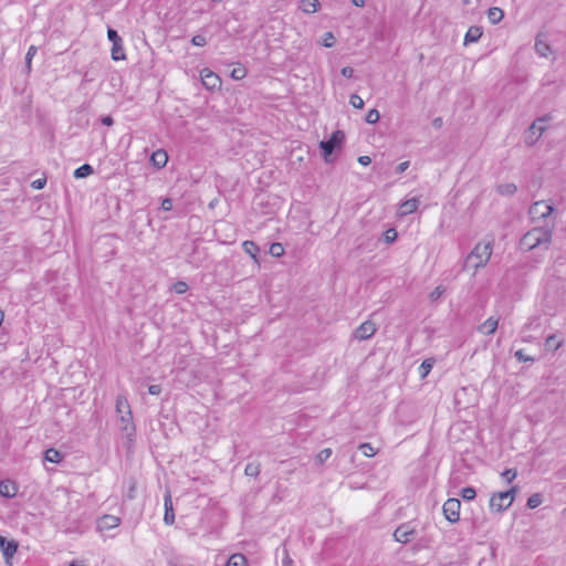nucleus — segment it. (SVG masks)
<instances>
[{"mask_svg": "<svg viewBox=\"0 0 566 566\" xmlns=\"http://www.w3.org/2000/svg\"><path fill=\"white\" fill-rule=\"evenodd\" d=\"M461 502L459 499H448L443 506V515L450 523H457L460 520Z\"/></svg>", "mask_w": 566, "mask_h": 566, "instance_id": "0eeeda50", "label": "nucleus"}, {"mask_svg": "<svg viewBox=\"0 0 566 566\" xmlns=\"http://www.w3.org/2000/svg\"><path fill=\"white\" fill-rule=\"evenodd\" d=\"M444 293V289L439 285L437 286L430 294L429 298L433 302L441 297V295Z\"/></svg>", "mask_w": 566, "mask_h": 566, "instance_id": "8fccbe9b", "label": "nucleus"}, {"mask_svg": "<svg viewBox=\"0 0 566 566\" xmlns=\"http://www.w3.org/2000/svg\"><path fill=\"white\" fill-rule=\"evenodd\" d=\"M517 491V486H512L510 490L502 492L504 495H506L507 502H510V506L512 505V502L514 501Z\"/></svg>", "mask_w": 566, "mask_h": 566, "instance_id": "09e8293b", "label": "nucleus"}, {"mask_svg": "<svg viewBox=\"0 0 566 566\" xmlns=\"http://www.w3.org/2000/svg\"><path fill=\"white\" fill-rule=\"evenodd\" d=\"M434 363H436L434 358H427L421 363V365L418 368L419 376L421 379H424L429 375Z\"/></svg>", "mask_w": 566, "mask_h": 566, "instance_id": "cd10ccee", "label": "nucleus"}, {"mask_svg": "<svg viewBox=\"0 0 566 566\" xmlns=\"http://www.w3.org/2000/svg\"><path fill=\"white\" fill-rule=\"evenodd\" d=\"M380 118L379 112L376 108H371L366 114L365 120L368 124H376Z\"/></svg>", "mask_w": 566, "mask_h": 566, "instance_id": "79ce46f5", "label": "nucleus"}, {"mask_svg": "<svg viewBox=\"0 0 566 566\" xmlns=\"http://www.w3.org/2000/svg\"><path fill=\"white\" fill-rule=\"evenodd\" d=\"M432 125L436 128H441V126H442V118L441 117L434 118L433 122H432Z\"/></svg>", "mask_w": 566, "mask_h": 566, "instance_id": "e2e57ef3", "label": "nucleus"}, {"mask_svg": "<svg viewBox=\"0 0 566 566\" xmlns=\"http://www.w3.org/2000/svg\"><path fill=\"white\" fill-rule=\"evenodd\" d=\"M226 566H248V559L243 554L237 553L229 557Z\"/></svg>", "mask_w": 566, "mask_h": 566, "instance_id": "c756f323", "label": "nucleus"}, {"mask_svg": "<svg viewBox=\"0 0 566 566\" xmlns=\"http://www.w3.org/2000/svg\"><path fill=\"white\" fill-rule=\"evenodd\" d=\"M382 237H384V241L387 244H391L397 240L398 233H397L396 229L389 228L384 232Z\"/></svg>", "mask_w": 566, "mask_h": 566, "instance_id": "c9c22d12", "label": "nucleus"}, {"mask_svg": "<svg viewBox=\"0 0 566 566\" xmlns=\"http://www.w3.org/2000/svg\"><path fill=\"white\" fill-rule=\"evenodd\" d=\"M504 18V11L501 8L492 7L488 10V19L492 24L500 23Z\"/></svg>", "mask_w": 566, "mask_h": 566, "instance_id": "a878e982", "label": "nucleus"}, {"mask_svg": "<svg viewBox=\"0 0 566 566\" xmlns=\"http://www.w3.org/2000/svg\"><path fill=\"white\" fill-rule=\"evenodd\" d=\"M461 496L464 501H472L476 496V491L472 486H465L461 490Z\"/></svg>", "mask_w": 566, "mask_h": 566, "instance_id": "e433bc0d", "label": "nucleus"}, {"mask_svg": "<svg viewBox=\"0 0 566 566\" xmlns=\"http://www.w3.org/2000/svg\"><path fill=\"white\" fill-rule=\"evenodd\" d=\"M120 522L122 521L118 516L104 514L96 521V531L101 533L111 531L113 528L118 527L120 525Z\"/></svg>", "mask_w": 566, "mask_h": 566, "instance_id": "1a4fd4ad", "label": "nucleus"}, {"mask_svg": "<svg viewBox=\"0 0 566 566\" xmlns=\"http://www.w3.org/2000/svg\"><path fill=\"white\" fill-rule=\"evenodd\" d=\"M261 472V464L259 462H249L245 465L244 474L250 478H256Z\"/></svg>", "mask_w": 566, "mask_h": 566, "instance_id": "7c9ffc66", "label": "nucleus"}, {"mask_svg": "<svg viewBox=\"0 0 566 566\" xmlns=\"http://www.w3.org/2000/svg\"><path fill=\"white\" fill-rule=\"evenodd\" d=\"M63 454L54 448H50L44 452V461L46 462L57 464L63 460Z\"/></svg>", "mask_w": 566, "mask_h": 566, "instance_id": "bb28decb", "label": "nucleus"}, {"mask_svg": "<svg viewBox=\"0 0 566 566\" xmlns=\"http://www.w3.org/2000/svg\"><path fill=\"white\" fill-rule=\"evenodd\" d=\"M358 449L363 452V454L365 457H368V458L374 457L376 454V450L368 442L360 443Z\"/></svg>", "mask_w": 566, "mask_h": 566, "instance_id": "ea45409f", "label": "nucleus"}, {"mask_svg": "<svg viewBox=\"0 0 566 566\" xmlns=\"http://www.w3.org/2000/svg\"><path fill=\"white\" fill-rule=\"evenodd\" d=\"M554 211V207L544 201L534 202L530 208V213L533 216L538 214L541 218H547Z\"/></svg>", "mask_w": 566, "mask_h": 566, "instance_id": "4468645a", "label": "nucleus"}, {"mask_svg": "<svg viewBox=\"0 0 566 566\" xmlns=\"http://www.w3.org/2000/svg\"><path fill=\"white\" fill-rule=\"evenodd\" d=\"M282 566H294V562L285 547L283 548Z\"/></svg>", "mask_w": 566, "mask_h": 566, "instance_id": "5fc2aeb1", "label": "nucleus"}, {"mask_svg": "<svg viewBox=\"0 0 566 566\" xmlns=\"http://www.w3.org/2000/svg\"><path fill=\"white\" fill-rule=\"evenodd\" d=\"M172 290L177 293V294H184L187 292L188 290V284L184 281H177L176 283H174L172 285Z\"/></svg>", "mask_w": 566, "mask_h": 566, "instance_id": "a18cd8bd", "label": "nucleus"}, {"mask_svg": "<svg viewBox=\"0 0 566 566\" xmlns=\"http://www.w3.org/2000/svg\"><path fill=\"white\" fill-rule=\"evenodd\" d=\"M514 357L520 361V363H533L535 361V358L530 356V355H526L524 353V349H518L514 353Z\"/></svg>", "mask_w": 566, "mask_h": 566, "instance_id": "a19ab883", "label": "nucleus"}, {"mask_svg": "<svg viewBox=\"0 0 566 566\" xmlns=\"http://www.w3.org/2000/svg\"><path fill=\"white\" fill-rule=\"evenodd\" d=\"M136 490H137V483H136L135 479L130 478L129 484H128V490L124 495L125 499L128 501L134 500L136 497Z\"/></svg>", "mask_w": 566, "mask_h": 566, "instance_id": "72a5a7b5", "label": "nucleus"}, {"mask_svg": "<svg viewBox=\"0 0 566 566\" xmlns=\"http://www.w3.org/2000/svg\"><path fill=\"white\" fill-rule=\"evenodd\" d=\"M510 507L506 495L502 492L493 493L490 499V509L497 513H502Z\"/></svg>", "mask_w": 566, "mask_h": 566, "instance_id": "f8f14e48", "label": "nucleus"}, {"mask_svg": "<svg viewBox=\"0 0 566 566\" xmlns=\"http://www.w3.org/2000/svg\"><path fill=\"white\" fill-rule=\"evenodd\" d=\"M169 565H170V566H177V565H174V563H172V562H169Z\"/></svg>", "mask_w": 566, "mask_h": 566, "instance_id": "774afa93", "label": "nucleus"}, {"mask_svg": "<svg viewBox=\"0 0 566 566\" xmlns=\"http://www.w3.org/2000/svg\"><path fill=\"white\" fill-rule=\"evenodd\" d=\"M543 503V495L541 493L532 494L526 502V506L531 510L538 507Z\"/></svg>", "mask_w": 566, "mask_h": 566, "instance_id": "473e14b6", "label": "nucleus"}, {"mask_svg": "<svg viewBox=\"0 0 566 566\" xmlns=\"http://www.w3.org/2000/svg\"><path fill=\"white\" fill-rule=\"evenodd\" d=\"M332 453H333L332 449L325 448L318 452V454L316 457V461L318 463H324L325 461H327L331 458Z\"/></svg>", "mask_w": 566, "mask_h": 566, "instance_id": "c03bdc74", "label": "nucleus"}, {"mask_svg": "<svg viewBox=\"0 0 566 566\" xmlns=\"http://www.w3.org/2000/svg\"><path fill=\"white\" fill-rule=\"evenodd\" d=\"M492 254V244L490 242L486 243H478L473 250L465 258L463 263V270L468 271L473 269L474 273L486 265Z\"/></svg>", "mask_w": 566, "mask_h": 566, "instance_id": "f03ea898", "label": "nucleus"}, {"mask_svg": "<svg viewBox=\"0 0 566 566\" xmlns=\"http://www.w3.org/2000/svg\"><path fill=\"white\" fill-rule=\"evenodd\" d=\"M394 539L400 544H417L421 539V532L419 530V522L410 520L403 522L394 531Z\"/></svg>", "mask_w": 566, "mask_h": 566, "instance_id": "7ed1b4c3", "label": "nucleus"}, {"mask_svg": "<svg viewBox=\"0 0 566 566\" xmlns=\"http://www.w3.org/2000/svg\"><path fill=\"white\" fill-rule=\"evenodd\" d=\"M349 104L357 109H361L364 107L363 98L357 94H352L349 97Z\"/></svg>", "mask_w": 566, "mask_h": 566, "instance_id": "37998d69", "label": "nucleus"}, {"mask_svg": "<svg viewBox=\"0 0 566 566\" xmlns=\"http://www.w3.org/2000/svg\"><path fill=\"white\" fill-rule=\"evenodd\" d=\"M358 163L363 166H368L371 163V158L369 156H359Z\"/></svg>", "mask_w": 566, "mask_h": 566, "instance_id": "680f3d73", "label": "nucleus"}, {"mask_svg": "<svg viewBox=\"0 0 566 566\" xmlns=\"http://www.w3.org/2000/svg\"><path fill=\"white\" fill-rule=\"evenodd\" d=\"M549 119L548 115H545L543 117H538L530 127V132L533 135H536L535 139L531 142V144L535 143L542 134L546 130L545 123Z\"/></svg>", "mask_w": 566, "mask_h": 566, "instance_id": "2eb2a0df", "label": "nucleus"}, {"mask_svg": "<svg viewBox=\"0 0 566 566\" xmlns=\"http://www.w3.org/2000/svg\"><path fill=\"white\" fill-rule=\"evenodd\" d=\"M206 258V252L200 250L197 245H193L192 251L186 256V262L195 268H199L202 265Z\"/></svg>", "mask_w": 566, "mask_h": 566, "instance_id": "ddd939ff", "label": "nucleus"}, {"mask_svg": "<svg viewBox=\"0 0 566 566\" xmlns=\"http://www.w3.org/2000/svg\"><path fill=\"white\" fill-rule=\"evenodd\" d=\"M366 0H352V3L355 7L363 8L365 6Z\"/></svg>", "mask_w": 566, "mask_h": 566, "instance_id": "0e129e2a", "label": "nucleus"}, {"mask_svg": "<svg viewBox=\"0 0 566 566\" xmlns=\"http://www.w3.org/2000/svg\"><path fill=\"white\" fill-rule=\"evenodd\" d=\"M94 172L93 167L90 164H83L76 168L73 172L74 178L82 179L91 176Z\"/></svg>", "mask_w": 566, "mask_h": 566, "instance_id": "c85d7f7f", "label": "nucleus"}, {"mask_svg": "<svg viewBox=\"0 0 566 566\" xmlns=\"http://www.w3.org/2000/svg\"><path fill=\"white\" fill-rule=\"evenodd\" d=\"M164 506H165L164 522L167 525H172L175 522V513H174L172 501H171V496H170L169 492L165 496Z\"/></svg>", "mask_w": 566, "mask_h": 566, "instance_id": "6ab92c4d", "label": "nucleus"}, {"mask_svg": "<svg viewBox=\"0 0 566 566\" xmlns=\"http://www.w3.org/2000/svg\"><path fill=\"white\" fill-rule=\"evenodd\" d=\"M419 202L420 201L418 198H411V199L403 201L400 205V214L407 216V214L413 213L418 209Z\"/></svg>", "mask_w": 566, "mask_h": 566, "instance_id": "5701e85b", "label": "nucleus"}, {"mask_svg": "<svg viewBox=\"0 0 566 566\" xmlns=\"http://www.w3.org/2000/svg\"><path fill=\"white\" fill-rule=\"evenodd\" d=\"M67 566H85V565L82 562L74 559Z\"/></svg>", "mask_w": 566, "mask_h": 566, "instance_id": "69168bd1", "label": "nucleus"}, {"mask_svg": "<svg viewBox=\"0 0 566 566\" xmlns=\"http://www.w3.org/2000/svg\"><path fill=\"white\" fill-rule=\"evenodd\" d=\"M120 430L125 433L127 447L129 448L135 440L136 427L133 422L132 411L128 410L125 415H120Z\"/></svg>", "mask_w": 566, "mask_h": 566, "instance_id": "423d86ee", "label": "nucleus"}, {"mask_svg": "<svg viewBox=\"0 0 566 566\" xmlns=\"http://www.w3.org/2000/svg\"><path fill=\"white\" fill-rule=\"evenodd\" d=\"M354 69L350 67V66H344L342 70H340V74L346 77V78H352L354 77Z\"/></svg>", "mask_w": 566, "mask_h": 566, "instance_id": "6e6d98bb", "label": "nucleus"}, {"mask_svg": "<svg viewBox=\"0 0 566 566\" xmlns=\"http://www.w3.org/2000/svg\"><path fill=\"white\" fill-rule=\"evenodd\" d=\"M516 471L514 469H506L502 476L506 480L507 483H511L516 478Z\"/></svg>", "mask_w": 566, "mask_h": 566, "instance_id": "3c124183", "label": "nucleus"}, {"mask_svg": "<svg viewBox=\"0 0 566 566\" xmlns=\"http://www.w3.org/2000/svg\"><path fill=\"white\" fill-rule=\"evenodd\" d=\"M377 328L375 323L371 321H366L361 323L354 332V337L359 340L369 339L375 333Z\"/></svg>", "mask_w": 566, "mask_h": 566, "instance_id": "9b49d317", "label": "nucleus"}, {"mask_svg": "<svg viewBox=\"0 0 566 566\" xmlns=\"http://www.w3.org/2000/svg\"><path fill=\"white\" fill-rule=\"evenodd\" d=\"M191 44L195 46H205L207 44V39L202 34H196L191 38Z\"/></svg>", "mask_w": 566, "mask_h": 566, "instance_id": "49530a36", "label": "nucleus"}, {"mask_svg": "<svg viewBox=\"0 0 566 566\" xmlns=\"http://www.w3.org/2000/svg\"><path fill=\"white\" fill-rule=\"evenodd\" d=\"M167 161H168V155H167L166 150H164V149H157L150 156V164L156 169L164 168L167 165Z\"/></svg>", "mask_w": 566, "mask_h": 566, "instance_id": "f3484780", "label": "nucleus"}, {"mask_svg": "<svg viewBox=\"0 0 566 566\" xmlns=\"http://www.w3.org/2000/svg\"><path fill=\"white\" fill-rule=\"evenodd\" d=\"M169 565H170V566H177V565H174V563H172V562H169Z\"/></svg>", "mask_w": 566, "mask_h": 566, "instance_id": "338daca9", "label": "nucleus"}, {"mask_svg": "<svg viewBox=\"0 0 566 566\" xmlns=\"http://www.w3.org/2000/svg\"><path fill=\"white\" fill-rule=\"evenodd\" d=\"M409 166H410V163L408 160L402 161L396 166L395 172L400 175V174L405 172L409 168Z\"/></svg>", "mask_w": 566, "mask_h": 566, "instance_id": "4d7b16f0", "label": "nucleus"}, {"mask_svg": "<svg viewBox=\"0 0 566 566\" xmlns=\"http://www.w3.org/2000/svg\"><path fill=\"white\" fill-rule=\"evenodd\" d=\"M345 142V134L343 130H335L332 133L328 139L319 142V148L322 150V155L324 161L327 164L333 163L332 155L336 149H340Z\"/></svg>", "mask_w": 566, "mask_h": 566, "instance_id": "20e7f679", "label": "nucleus"}, {"mask_svg": "<svg viewBox=\"0 0 566 566\" xmlns=\"http://www.w3.org/2000/svg\"><path fill=\"white\" fill-rule=\"evenodd\" d=\"M497 326L499 321L490 317L478 327V331L484 335H492L496 331Z\"/></svg>", "mask_w": 566, "mask_h": 566, "instance_id": "4be33fe9", "label": "nucleus"}, {"mask_svg": "<svg viewBox=\"0 0 566 566\" xmlns=\"http://www.w3.org/2000/svg\"><path fill=\"white\" fill-rule=\"evenodd\" d=\"M161 392V386L160 385H150L148 387V394L153 396H158Z\"/></svg>", "mask_w": 566, "mask_h": 566, "instance_id": "bf43d9fd", "label": "nucleus"}, {"mask_svg": "<svg viewBox=\"0 0 566 566\" xmlns=\"http://www.w3.org/2000/svg\"><path fill=\"white\" fill-rule=\"evenodd\" d=\"M242 249L247 254H249L253 259L255 264L260 265V261H259L260 248L255 242H253L251 240H245L242 243Z\"/></svg>", "mask_w": 566, "mask_h": 566, "instance_id": "a211bd4d", "label": "nucleus"}, {"mask_svg": "<svg viewBox=\"0 0 566 566\" xmlns=\"http://www.w3.org/2000/svg\"><path fill=\"white\" fill-rule=\"evenodd\" d=\"M298 9L304 13H314L321 9V2L318 0H301Z\"/></svg>", "mask_w": 566, "mask_h": 566, "instance_id": "b1692460", "label": "nucleus"}, {"mask_svg": "<svg viewBox=\"0 0 566 566\" xmlns=\"http://www.w3.org/2000/svg\"><path fill=\"white\" fill-rule=\"evenodd\" d=\"M482 34H483V30L481 27H478V25L470 27L464 35V42H463L464 45L478 42L481 39Z\"/></svg>", "mask_w": 566, "mask_h": 566, "instance_id": "412c9836", "label": "nucleus"}, {"mask_svg": "<svg viewBox=\"0 0 566 566\" xmlns=\"http://www.w3.org/2000/svg\"><path fill=\"white\" fill-rule=\"evenodd\" d=\"M160 208L164 210V211H170L172 209V200L170 198H165L163 201H161V206Z\"/></svg>", "mask_w": 566, "mask_h": 566, "instance_id": "13d9d810", "label": "nucleus"}, {"mask_svg": "<svg viewBox=\"0 0 566 566\" xmlns=\"http://www.w3.org/2000/svg\"><path fill=\"white\" fill-rule=\"evenodd\" d=\"M517 191V186L515 184H500L496 186V192L500 196L512 197Z\"/></svg>", "mask_w": 566, "mask_h": 566, "instance_id": "393cba45", "label": "nucleus"}, {"mask_svg": "<svg viewBox=\"0 0 566 566\" xmlns=\"http://www.w3.org/2000/svg\"><path fill=\"white\" fill-rule=\"evenodd\" d=\"M247 75V71L243 67L233 69L231 72V77L235 81L244 78Z\"/></svg>", "mask_w": 566, "mask_h": 566, "instance_id": "de8ad7c7", "label": "nucleus"}, {"mask_svg": "<svg viewBox=\"0 0 566 566\" xmlns=\"http://www.w3.org/2000/svg\"><path fill=\"white\" fill-rule=\"evenodd\" d=\"M107 39L112 42L111 56L114 61H123L126 60V53L123 45V40L119 36L118 32L108 27L107 28Z\"/></svg>", "mask_w": 566, "mask_h": 566, "instance_id": "39448f33", "label": "nucleus"}, {"mask_svg": "<svg viewBox=\"0 0 566 566\" xmlns=\"http://www.w3.org/2000/svg\"><path fill=\"white\" fill-rule=\"evenodd\" d=\"M269 253L274 258H280L284 254V248L282 243L274 242L270 245Z\"/></svg>", "mask_w": 566, "mask_h": 566, "instance_id": "f704fd0d", "label": "nucleus"}, {"mask_svg": "<svg viewBox=\"0 0 566 566\" xmlns=\"http://www.w3.org/2000/svg\"><path fill=\"white\" fill-rule=\"evenodd\" d=\"M545 344L548 348H553L555 350L560 346V343L553 335L546 338Z\"/></svg>", "mask_w": 566, "mask_h": 566, "instance_id": "603ef678", "label": "nucleus"}, {"mask_svg": "<svg viewBox=\"0 0 566 566\" xmlns=\"http://www.w3.org/2000/svg\"><path fill=\"white\" fill-rule=\"evenodd\" d=\"M46 185V178L43 177V178H39V179H35L31 182V187L33 189H36V190H41L45 187Z\"/></svg>", "mask_w": 566, "mask_h": 566, "instance_id": "864d4df0", "label": "nucleus"}, {"mask_svg": "<svg viewBox=\"0 0 566 566\" xmlns=\"http://www.w3.org/2000/svg\"><path fill=\"white\" fill-rule=\"evenodd\" d=\"M101 123L105 126H112L114 124V119L111 115H106L101 118Z\"/></svg>", "mask_w": 566, "mask_h": 566, "instance_id": "052dcab7", "label": "nucleus"}, {"mask_svg": "<svg viewBox=\"0 0 566 566\" xmlns=\"http://www.w3.org/2000/svg\"><path fill=\"white\" fill-rule=\"evenodd\" d=\"M552 242V230L547 227H534L528 230L518 242L522 251L528 252L536 249L548 250Z\"/></svg>", "mask_w": 566, "mask_h": 566, "instance_id": "f257e3e1", "label": "nucleus"}, {"mask_svg": "<svg viewBox=\"0 0 566 566\" xmlns=\"http://www.w3.org/2000/svg\"><path fill=\"white\" fill-rule=\"evenodd\" d=\"M535 51L539 56L547 57L552 52L551 45L544 39L543 33H538L535 38Z\"/></svg>", "mask_w": 566, "mask_h": 566, "instance_id": "dca6fc26", "label": "nucleus"}, {"mask_svg": "<svg viewBox=\"0 0 566 566\" xmlns=\"http://www.w3.org/2000/svg\"><path fill=\"white\" fill-rule=\"evenodd\" d=\"M115 407L116 412L120 415H125L128 410H130L129 403L124 396H117Z\"/></svg>", "mask_w": 566, "mask_h": 566, "instance_id": "2f4dec72", "label": "nucleus"}, {"mask_svg": "<svg viewBox=\"0 0 566 566\" xmlns=\"http://www.w3.org/2000/svg\"><path fill=\"white\" fill-rule=\"evenodd\" d=\"M19 547V544L14 539H8L0 535V551L7 564H10V559L14 556Z\"/></svg>", "mask_w": 566, "mask_h": 566, "instance_id": "9d476101", "label": "nucleus"}, {"mask_svg": "<svg viewBox=\"0 0 566 566\" xmlns=\"http://www.w3.org/2000/svg\"><path fill=\"white\" fill-rule=\"evenodd\" d=\"M321 44L325 48H332L335 44V36L333 32L327 31L323 34Z\"/></svg>", "mask_w": 566, "mask_h": 566, "instance_id": "58836bf2", "label": "nucleus"}, {"mask_svg": "<svg viewBox=\"0 0 566 566\" xmlns=\"http://www.w3.org/2000/svg\"><path fill=\"white\" fill-rule=\"evenodd\" d=\"M18 492V488L15 483L10 480H4L0 482V495L7 499H12L15 496Z\"/></svg>", "mask_w": 566, "mask_h": 566, "instance_id": "aec40b11", "label": "nucleus"}, {"mask_svg": "<svg viewBox=\"0 0 566 566\" xmlns=\"http://www.w3.org/2000/svg\"><path fill=\"white\" fill-rule=\"evenodd\" d=\"M201 83L208 91H217L221 88L222 81L220 76L210 69L205 67L200 72Z\"/></svg>", "mask_w": 566, "mask_h": 566, "instance_id": "6e6552de", "label": "nucleus"}, {"mask_svg": "<svg viewBox=\"0 0 566 566\" xmlns=\"http://www.w3.org/2000/svg\"><path fill=\"white\" fill-rule=\"evenodd\" d=\"M36 52H38V48L35 45H30L28 51H27V54H25V66L28 69V72L31 71L32 59L36 54Z\"/></svg>", "mask_w": 566, "mask_h": 566, "instance_id": "4c0bfd02", "label": "nucleus"}]
</instances>
